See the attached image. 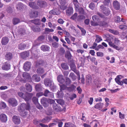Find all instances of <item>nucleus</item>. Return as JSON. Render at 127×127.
I'll return each mask as SVG.
<instances>
[{
	"instance_id": "obj_1",
	"label": "nucleus",
	"mask_w": 127,
	"mask_h": 127,
	"mask_svg": "<svg viewBox=\"0 0 127 127\" xmlns=\"http://www.w3.org/2000/svg\"><path fill=\"white\" fill-rule=\"evenodd\" d=\"M30 105L29 103L27 102L26 104L22 103L19 106L18 110L21 112V115L22 116H25L27 114V112L26 110H29L30 108Z\"/></svg>"
},
{
	"instance_id": "obj_2",
	"label": "nucleus",
	"mask_w": 127,
	"mask_h": 127,
	"mask_svg": "<svg viewBox=\"0 0 127 127\" xmlns=\"http://www.w3.org/2000/svg\"><path fill=\"white\" fill-rule=\"evenodd\" d=\"M18 95L21 98H23L26 101H29L31 100L32 97L33 95L32 93H26L24 94L22 92H18Z\"/></svg>"
},
{
	"instance_id": "obj_3",
	"label": "nucleus",
	"mask_w": 127,
	"mask_h": 127,
	"mask_svg": "<svg viewBox=\"0 0 127 127\" xmlns=\"http://www.w3.org/2000/svg\"><path fill=\"white\" fill-rule=\"evenodd\" d=\"M122 77V76L121 75L117 76L116 77L115 79V80L116 82L119 85L121 86L122 85L123 83L127 85V79L125 78L123 79L122 81L120 80Z\"/></svg>"
},
{
	"instance_id": "obj_4",
	"label": "nucleus",
	"mask_w": 127,
	"mask_h": 127,
	"mask_svg": "<svg viewBox=\"0 0 127 127\" xmlns=\"http://www.w3.org/2000/svg\"><path fill=\"white\" fill-rule=\"evenodd\" d=\"M9 103L13 107H15L18 105L17 101L16 99L13 98H9L8 100Z\"/></svg>"
},
{
	"instance_id": "obj_5",
	"label": "nucleus",
	"mask_w": 127,
	"mask_h": 127,
	"mask_svg": "<svg viewBox=\"0 0 127 127\" xmlns=\"http://www.w3.org/2000/svg\"><path fill=\"white\" fill-rule=\"evenodd\" d=\"M101 9L102 10L103 13L106 16L109 15L110 13L109 9L108 8H106L103 5L100 6Z\"/></svg>"
},
{
	"instance_id": "obj_6",
	"label": "nucleus",
	"mask_w": 127,
	"mask_h": 127,
	"mask_svg": "<svg viewBox=\"0 0 127 127\" xmlns=\"http://www.w3.org/2000/svg\"><path fill=\"white\" fill-rule=\"evenodd\" d=\"M10 65L9 62L7 61L4 63L2 66L3 69L7 70L10 69Z\"/></svg>"
},
{
	"instance_id": "obj_7",
	"label": "nucleus",
	"mask_w": 127,
	"mask_h": 127,
	"mask_svg": "<svg viewBox=\"0 0 127 127\" xmlns=\"http://www.w3.org/2000/svg\"><path fill=\"white\" fill-rule=\"evenodd\" d=\"M31 63L29 62H26L24 64L23 67V68L25 71H28L31 68Z\"/></svg>"
},
{
	"instance_id": "obj_8",
	"label": "nucleus",
	"mask_w": 127,
	"mask_h": 127,
	"mask_svg": "<svg viewBox=\"0 0 127 127\" xmlns=\"http://www.w3.org/2000/svg\"><path fill=\"white\" fill-rule=\"evenodd\" d=\"M43 95L45 96L53 98L54 97L53 93L50 92L48 90L46 89L43 94Z\"/></svg>"
},
{
	"instance_id": "obj_9",
	"label": "nucleus",
	"mask_w": 127,
	"mask_h": 127,
	"mask_svg": "<svg viewBox=\"0 0 127 127\" xmlns=\"http://www.w3.org/2000/svg\"><path fill=\"white\" fill-rule=\"evenodd\" d=\"M53 82L49 78L45 79L44 81V83L46 87H50L51 85H52Z\"/></svg>"
},
{
	"instance_id": "obj_10",
	"label": "nucleus",
	"mask_w": 127,
	"mask_h": 127,
	"mask_svg": "<svg viewBox=\"0 0 127 127\" xmlns=\"http://www.w3.org/2000/svg\"><path fill=\"white\" fill-rule=\"evenodd\" d=\"M41 103L44 107H47L48 105V99L45 97L42 98L41 100Z\"/></svg>"
},
{
	"instance_id": "obj_11",
	"label": "nucleus",
	"mask_w": 127,
	"mask_h": 127,
	"mask_svg": "<svg viewBox=\"0 0 127 127\" xmlns=\"http://www.w3.org/2000/svg\"><path fill=\"white\" fill-rule=\"evenodd\" d=\"M13 122L16 125H18L20 123V118L17 116H14L12 118Z\"/></svg>"
},
{
	"instance_id": "obj_12",
	"label": "nucleus",
	"mask_w": 127,
	"mask_h": 127,
	"mask_svg": "<svg viewBox=\"0 0 127 127\" xmlns=\"http://www.w3.org/2000/svg\"><path fill=\"white\" fill-rule=\"evenodd\" d=\"M60 2L61 5L60 7L61 9L63 10L65 9L67 7V6L65 5L66 0H60Z\"/></svg>"
},
{
	"instance_id": "obj_13",
	"label": "nucleus",
	"mask_w": 127,
	"mask_h": 127,
	"mask_svg": "<svg viewBox=\"0 0 127 127\" xmlns=\"http://www.w3.org/2000/svg\"><path fill=\"white\" fill-rule=\"evenodd\" d=\"M23 76L24 79L27 80L29 82L31 80V77L30 74L27 72H24L23 74Z\"/></svg>"
},
{
	"instance_id": "obj_14",
	"label": "nucleus",
	"mask_w": 127,
	"mask_h": 127,
	"mask_svg": "<svg viewBox=\"0 0 127 127\" xmlns=\"http://www.w3.org/2000/svg\"><path fill=\"white\" fill-rule=\"evenodd\" d=\"M0 120L2 122H6L7 121L6 115L4 114H1L0 115Z\"/></svg>"
},
{
	"instance_id": "obj_15",
	"label": "nucleus",
	"mask_w": 127,
	"mask_h": 127,
	"mask_svg": "<svg viewBox=\"0 0 127 127\" xmlns=\"http://www.w3.org/2000/svg\"><path fill=\"white\" fill-rule=\"evenodd\" d=\"M9 41V39L7 37H3L1 39V43L3 45H6L7 44Z\"/></svg>"
},
{
	"instance_id": "obj_16",
	"label": "nucleus",
	"mask_w": 127,
	"mask_h": 127,
	"mask_svg": "<svg viewBox=\"0 0 127 127\" xmlns=\"http://www.w3.org/2000/svg\"><path fill=\"white\" fill-rule=\"evenodd\" d=\"M113 6L114 8L116 10H119L120 8V3L117 0L113 1Z\"/></svg>"
},
{
	"instance_id": "obj_17",
	"label": "nucleus",
	"mask_w": 127,
	"mask_h": 127,
	"mask_svg": "<svg viewBox=\"0 0 127 127\" xmlns=\"http://www.w3.org/2000/svg\"><path fill=\"white\" fill-rule=\"evenodd\" d=\"M57 80L61 84H63L65 81V80L63 78V75H59L57 77Z\"/></svg>"
},
{
	"instance_id": "obj_18",
	"label": "nucleus",
	"mask_w": 127,
	"mask_h": 127,
	"mask_svg": "<svg viewBox=\"0 0 127 127\" xmlns=\"http://www.w3.org/2000/svg\"><path fill=\"white\" fill-rule=\"evenodd\" d=\"M32 79L36 82H38L40 80V78L39 76L37 74H34L32 77Z\"/></svg>"
},
{
	"instance_id": "obj_19",
	"label": "nucleus",
	"mask_w": 127,
	"mask_h": 127,
	"mask_svg": "<svg viewBox=\"0 0 127 127\" xmlns=\"http://www.w3.org/2000/svg\"><path fill=\"white\" fill-rule=\"evenodd\" d=\"M103 104L101 102H99L96 103L95 106V108L100 110L103 107Z\"/></svg>"
},
{
	"instance_id": "obj_20",
	"label": "nucleus",
	"mask_w": 127,
	"mask_h": 127,
	"mask_svg": "<svg viewBox=\"0 0 127 127\" xmlns=\"http://www.w3.org/2000/svg\"><path fill=\"white\" fill-rule=\"evenodd\" d=\"M53 107L54 109L57 112H58L61 109L59 105L56 103L53 104Z\"/></svg>"
},
{
	"instance_id": "obj_21",
	"label": "nucleus",
	"mask_w": 127,
	"mask_h": 127,
	"mask_svg": "<svg viewBox=\"0 0 127 127\" xmlns=\"http://www.w3.org/2000/svg\"><path fill=\"white\" fill-rule=\"evenodd\" d=\"M18 33L20 36L25 35L26 34V31L25 28H20L18 31Z\"/></svg>"
},
{
	"instance_id": "obj_22",
	"label": "nucleus",
	"mask_w": 127,
	"mask_h": 127,
	"mask_svg": "<svg viewBox=\"0 0 127 127\" xmlns=\"http://www.w3.org/2000/svg\"><path fill=\"white\" fill-rule=\"evenodd\" d=\"M51 118L50 117H46L42 120L41 122L43 123H46L49 122Z\"/></svg>"
},
{
	"instance_id": "obj_23",
	"label": "nucleus",
	"mask_w": 127,
	"mask_h": 127,
	"mask_svg": "<svg viewBox=\"0 0 127 127\" xmlns=\"http://www.w3.org/2000/svg\"><path fill=\"white\" fill-rule=\"evenodd\" d=\"M73 2L75 6V8L76 11L79 10L80 8L79 5V3L77 0H73Z\"/></svg>"
},
{
	"instance_id": "obj_24",
	"label": "nucleus",
	"mask_w": 127,
	"mask_h": 127,
	"mask_svg": "<svg viewBox=\"0 0 127 127\" xmlns=\"http://www.w3.org/2000/svg\"><path fill=\"white\" fill-rule=\"evenodd\" d=\"M53 122L58 123V126L59 127H62L63 123L61 120L58 119H56L53 120Z\"/></svg>"
},
{
	"instance_id": "obj_25",
	"label": "nucleus",
	"mask_w": 127,
	"mask_h": 127,
	"mask_svg": "<svg viewBox=\"0 0 127 127\" xmlns=\"http://www.w3.org/2000/svg\"><path fill=\"white\" fill-rule=\"evenodd\" d=\"M29 6L31 7L34 9H38L39 7L36 6L34 2H30L29 3Z\"/></svg>"
},
{
	"instance_id": "obj_26",
	"label": "nucleus",
	"mask_w": 127,
	"mask_h": 127,
	"mask_svg": "<svg viewBox=\"0 0 127 127\" xmlns=\"http://www.w3.org/2000/svg\"><path fill=\"white\" fill-rule=\"evenodd\" d=\"M46 4V3L44 1L39 0L37 1V5L41 7H43Z\"/></svg>"
},
{
	"instance_id": "obj_27",
	"label": "nucleus",
	"mask_w": 127,
	"mask_h": 127,
	"mask_svg": "<svg viewBox=\"0 0 127 127\" xmlns=\"http://www.w3.org/2000/svg\"><path fill=\"white\" fill-rule=\"evenodd\" d=\"M38 15V13L37 11H32L30 15L31 17L35 18L37 17Z\"/></svg>"
},
{
	"instance_id": "obj_28",
	"label": "nucleus",
	"mask_w": 127,
	"mask_h": 127,
	"mask_svg": "<svg viewBox=\"0 0 127 127\" xmlns=\"http://www.w3.org/2000/svg\"><path fill=\"white\" fill-rule=\"evenodd\" d=\"M76 86L73 84L71 85L70 86L67 87V90L69 92H72L74 91L76 88Z\"/></svg>"
},
{
	"instance_id": "obj_29",
	"label": "nucleus",
	"mask_w": 127,
	"mask_h": 127,
	"mask_svg": "<svg viewBox=\"0 0 127 127\" xmlns=\"http://www.w3.org/2000/svg\"><path fill=\"white\" fill-rule=\"evenodd\" d=\"M73 9L72 7H70L66 10V13L67 15H70L73 13Z\"/></svg>"
},
{
	"instance_id": "obj_30",
	"label": "nucleus",
	"mask_w": 127,
	"mask_h": 127,
	"mask_svg": "<svg viewBox=\"0 0 127 127\" xmlns=\"http://www.w3.org/2000/svg\"><path fill=\"white\" fill-rule=\"evenodd\" d=\"M68 63L69 64L70 67L72 70L76 68V66L73 61L71 60L69 61Z\"/></svg>"
},
{
	"instance_id": "obj_31",
	"label": "nucleus",
	"mask_w": 127,
	"mask_h": 127,
	"mask_svg": "<svg viewBox=\"0 0 127 127\" xmlns=\"http://www.w3.org/2000/svg\"><path fill=\"white\" fill-rule=\"evenodd\" d=\"M26 45L23 43H21L18 45V48L20 50H23L26 47Z\"/></svg>"
},
{
	"instance_id": "obj_32",
	"label": "nucleus",
	"mask_w": 127,
	"mask_h": 127,
	"mask_svg": "<svg viewBox=\"0 0 127 127\" xmlns=\"http://www.w3.org/2000/svg\"><path fill=\"white\" fill-rule=\"evenodd\" d=\"M86 18L83 15H80L77 16V21L79 22L82 21Z\"/></svg>"
},
{
	"instance_id": "obj_33",
	"label": "nucleus",
	"mask_w": 127,
	"mask_h": 127,
	"mask_svg": "<svg viewBox=\"0 0 127 127\" xmlns=\"http://www.w3.org/2000/svg\"><path fill=\"white\" fill-rule=\"evenodd\" d=\"M26 89L28 92H31L32 90V86L28 83H26Z\"/></svg>"
},
{
	"instance_id": "obj_34",
	"label": "nucleus",
	"mask_w": 127,
	"mask_h": 127,
	"mask_svg": "<svg viewBox=\"0 0 127 127\" xmlns=\"http://www.w3.org/2000/svg\"><path fill=\"white\" fill-rule=\"evenodd\" d=\"M35 88L37 92L40 91L42 90V88L40 84H37L35 86Z\"/></svg>"
},
{
	"instance_id": "obj_35",
	"label": "nucleus",
	"mask_w": 127,
	"mask_h": 127,
	"mask_svg": "<svg viewBox=\"0 0 127 127\" xmlns=\"http://www.w3.org/2000/svg\"><path fill=\"white\" fill-rule=\"evenodd\" d=\"M41 50L44 51H48L49 49V47L45 45H43L41 47Z\"/></svg>"
},
{
	"instance_id": "obj_36",
	"label": "nucleus",
	"mask_w": 127,
	"mask_h": 127,
	"mask_svg": "<svg viewBox=\"0 0 127 127\" xmlns=\"http://www.w3.org/2000/svg\"><path fill=\"white\" fill-rule=\"evenodd\" d=\"M109 45L111 47H112L117 50H119L120 48L119 47L115 45L112 42H109Z\"/></svg>"
},
{
	"instance_id": "obj_37",
	"label": "nucleus",
	"mask_w": 127,
	"mask_h": 127,
	"mask_svg": "<svg viewBox=\"0 0 127 127\" xmlns=\"http://www.w3.org/2000/svg\"><path fill=\"white\" fill-rule=\"evenodd\" d=\"M36 72L38 74L41 75L44 73V70L43 68H39L37 69Z\"/></svg>"
},
{
	"instance_id": "obj_38",
	"label": "nucleus",
	"mask_w": 127,
	"mask_h": 127,
	"mask_svg": "<svg viewBox=\"0 0 127 127\" xmlns=\"http://www.w3.org/2000/svg\"><path fill=\"white\" fill-rule=\"evenodd\" d=\"M64 127H76V126L70 123H65Z\"/></svg>"
},
{
	"instance_id": "obj_39",
	"label": "nucleus",
	"mask_w": 127,
	"mask_h": 127,
	"mask_svg": "<svg viewBox=\"0 0 127 127\" xmlns=\"http://www.w3.org/2000/svg\"><path fill=\"white\" fill-rule=\"evenodd\" d=\"M33 31L34 32H38L41 31V29L37 26H34L32 27Z\"/></svg>"
},
{
	"instance_id": "obj_40",
	"label": "nucleus",
	"mask_w": 127,
	"mask_h": 127,
	"mask_svg": "<svg viewBox=\"0 0 127 127\" xmlns=\"http://www.w3.org/2000/svg\"><path fill=\"white\" fill-rule=\"evenodd\" d=\"M12 21L13 24L16 25L20 22V20L18 18H15L13 19Z\"/></svg>"
},
{
	"instance_id": "obj_41",
	"label": "nucleus",
	"mask_w": 127,
	"mask_h": 127,
	"mask_svg": "<svg viewBox=\"0 0 127 127\" xmlns=\"http://www.w3.org/2000/svg\"><path fill=\"white\" fill-rule=\"evenodd\" d=\"M62 68L64 69L67 70L68 69L69 67L65 63H62L61 65Z\"/></svg>"
},
{
	"instance_id": "obj_42",
	"label": "nucleus",
	"mask_w": 127,
	"mask_h": 127,
	"mask_svg": "<svg viewBox=\"0 0 127 127\" xmlns=\"http://www.w3.org/2000/svg\"><path fill=\"white\" fill-rule=\"evenodd\" d=\"M60 88V91H62L63 90H65L67 89V87L64 84H59Z\"/></svg>"
},
{
	"instance_id": "obj_43",
	"label": "nucleus",
	"mask_w": 127,
	"mask_h": 127,
	"mask_svg": "<svg viewBox=\"0 0 127 127\" xmlns=\"http://www.w3.org/2000/svg\"><path fill=\"white\" fill-rule=\"evenodd\" d=\"M109 31L113 34L116 35H118L119 34V32L117 31L114 30L110 29L109 30Z\"/></svg>"
},
{
	"instance_id": "obj_44",
	"label": "nucleus",
	"mask_w": 127,
	"mask_h": 127,
	"mask_svg": "<svg viewBox=\"0 0 127 127\" xmlns=\"http://www.w3.org/2000/svg\"><path fill=\"white\" fill-rule=\"evenodd\" d=\"M96 38L95 41L97 43H98L102 40L101 36L98 35H96Z\"/></svg>"
},
{
	"instance_id": "obj_45",
	"label": "nucleus",
	"mask_w": 127,
	"mask_h": 127,
	"mask_svg": "<svg viewBox=\"0 0 127 127\" xmlns=\"http://www.w3.org/2000/svg\"><path fill=\"white\" fill-rule=\"evenodd\" d=\"M71 81L67 77H66L65 79V80L63 83H64L66 85H68L70 83Z\"/></svg>"
},
{
	"instance_id": "obj_46",
	"label": "nucleus",
	"mask_w": 127,
	"mask_h": 127,
	"mask_svg": "<svg viewBox=\"0 0 127 127\" xmlns=\"http://www.w3.org/2000/svg\"><path fill=\"white\" fill-rule=\"evenodd\" d=\"M69 76L71 79H72L73 81L75 80L76 79V77L73 73H71L69 74Z\"/></svg>"
},
{
	"instance_id": "obj_47",
	"label": "nucleus",
	"mask_w": 127,
	"mask_h": 127,
	"mask_svg": "<svg viewBox=\"0 0 127 127\" xmlns=\"http://www.w3.org/2000/svg\"><path fill=\"white\" fill-rule=\"evenodd\" d=\"M29 51H25L20 54V56H29Z\"/></svg>"
},
{
	"instance_id": "obj_48",
	"label": "nucleus",
	"mask_w": 127,
	"mask_h": 127,
	"mask_svg": "<svg viewBox=\"0 0 127 127\" xmlns=\"http://www.w3.org/2000/svg\"><path fill=\"white\" fill-rule=\"evenodd\" d=\"M32 100L33 102L35 104L38 103V98L35 96L33 97Z\"/></svg>"
},
{
	"instance_id": "obj_49",
	"label": "nucleus",
	"mask_w": 127,
	"mask_h": 127,
	"mask_svg": "<svg viewBox=\"0 0 127 127\" xmlns=\"http://www.w3.org/2000/svg\"><path fill=\"white\" fill-rule=\"evenodd\" d=\"M77 13H75L70 18L71 19L73 20H75L77 19Z\"/></svg>"
},
{
	"instance_id": "obj_50",
	"label": "nucleus",
	"mask_w": 127,
	"mask_h": 127,
	"mask_svg": "<svg viewBox=\"0 0 127 127\" xmlns=\"http://www.w3.org/2000/svg\"><path fill=\"white\" fill-rule=\"evenodd\" d=\"M76 11H78L79 13L80 14H84V11L83 9L82 8L80 7L79 8V10Z\"/></svg>"
},
{
	"instance_id": "obj_51",
	"label": "nucleus",
	"mask_w": 127,
	"mask_h": 127,
	"mask_svg": "<svg viewBox=\"0 0 127 127\" xmlns=\"http://www.w3.org/2000/svg\"><path fill=\"white\" fill-rule=\"evenodd\" d=\"M81 57L79 58L80 60L81 61L82 63H83L85 62L86 57L85 56H81Z\"/></svg>"
},
{
	"instance_id": "obj_52",
	"label": "nucleus",
	"mask_w": 127,
	"mask_h": 127,
	"mask_svg": "<svg viewBox=\"0 0 127 127\" xmlns=\"http://www.w3.org/2000/svg\"><path fill=\"white\" fill-rule=\"evenodd\" d=\"M121 18L119 16H116L115 18V21L117 23L120 22L121 21Z\"/></svg>"
},
{
	"instance_id": "obj_53",
	"label": "nucleus",
	"mask_w": 127,
	"mask_h": 127,
	"mask_svg": "<svg viewBox=\"0 0 127 127\" xmlns=\"http://www.w3.org/2000/svg\"><path fill=\"white\" fill-rule=\"evenodd\" d=\"M54 30L52 29H49L48 28H46L45 29V31L47 33H48L50 32H54Z\"/></svg>"
},
{
	"instance_id": "obj_54",
	"label": "nucleus",
	"mask_w": 127,
	"mask_h": 127,
	"mask_svg": "<svg viewBox=\"0 0 127 127\" xmlns=\"http://www.w3.org/2000/svg\"><path fill=\"white\" fill-rule=\"evenodd\" d=\"M77 97V95L76 94H72L71 96L69 97V98L71 100H73L74 98H75Z\"/></svg>"
},
{
	"instance_id": "obj_55",
	"label": "nucleus",
	"mask_w": 127,
	"mask_h": 127,
	"mask_svg": "<svg viewBox=\"0 0 127 127\" xmlns=\"http://www.w3.org/2000/svg\"><path fill=\"white\" fill-rule=\"evenodd\" d=\"M95 100L96 102H101L102 101V98L100 97H95Z\"/></svg>"
},
{
	"instance_id": "obj_56",
	"label": "nucleus",
	"mask_w": 127,
	"mask_h": 127,
	"mask_svg": "<svg viewBox=\"0 0 127 127\" xmlns=\"http://www.w3.org/2000/svg\"><path fill=\"white\" fill-rule=\"evenodd\" d=\"M119 28L122 30H124L127 28V26L125 25H121L119 26Z\"/></svg>"
},
{
	"instance_id": "obj_57",
	"label": "nucleus",
	"mask_w": 127,
	"mask_h": 127,
	"mask_svg": "<svg viewBox=\"0 0 127 127\" xmlns=\"http://www.w3.org/2000/svg\"><path fill=\"white\" fill-rule=\"evenodd\" d=\"M57 101L59 104L61 105H63L64 104V101L62 99L58 100Z\"/></svg>"
},
{
	"instance_id": "obj_58",
	"label": "nucleus",
	"mask_w": 127,
	"mask_h": 127,
	"mask_svg": "<svg viewBox=\"0 0 127 127\" xmlns=\"http://www.w3.org/2000/svg\"><path fill=\"white\" fill-rule=\"evenodd\" d=\"M92 18L94 21H97L98 19V17L96 15H94L92 17Z\"/></svg>"
},
{
	"instance_id": "obj_59",
	"label": "nucleus",
	"mask_w": 127,
	"mask_h": 127,
	"mask_svg": "<svg viewBox=\"0 0 127 127\" xmlns=\"http://www.w3.org/2000/svg\"><path fill=\"white\" fill-rule=\"evenodd\" d=\"M0 105L2 106V108L3 109L5 108L6 107V104L4 102H1Z\"/></svg>"
},
{
	"instance_id": "obj_60",
	"label": "nucleus",
	"mask_w": 127,
	"mask_h": 127,
	"mask_svg": "<svg viewBox=\"0 0 127 127\" xmlns=\"http://www.w3.org/2000/svg\"><path fill=\"white\" fill-rule=\"evenodd\" d=\"M55 102L54 100L50 99H48V104L49 103L50 104H52L54 103Z\"/></svg>"
},
{
	"instance_id": "obj_61",
	"label": "nucleus",
	"mask_w": 127,
	"mask_h": 127,
	"mask_svg": "<svg viewBox=\"0 0 127 127\" xmlns=\"http://www.w3.org/2000/svg\"><path fill=\"white\" fill-rule=\"evenodd\" d=\"M49 26L51 28L55 29V26L54 25H53L50 22H49L48 23Z\"/></svg>"
},
{
	"instance_id": "obj_62",
	"label": "nucleus",
	"mask_w": 127,
	"mask_h": 127,
	"mask_svg": "<svg viewBox=\"0 0 127 127\" xmlns=\"http://www.w3.org/2000/svg\"><path fill=\"white\" fill-rule=\"evenodd\" d=\"M91 25L93 26H96L98 25V24L97 22H94L93 21H91Z\"/></svg>"
},
{
	"instance_id": "obj_63",
	"label": "nucleus",
	"mask_w": 127,
	"mask_h": 127,
	"mask_svg": "<svg viewBox=\"0 0 127 127\" xmlns=\"http://www.w3.org/2000/svg\"><path fill=\"white\" fill-rule=\"evenodd\" d=\"M101 25L103 27H106L108 26V24L106 22L103 21L101 24Z\"/></svg>"
},
{
	"instance_id": "obj_64",
	"label": "nucleus",
	"mask_w": 127,
	"mask_h": 127,
	"mask_svg": "<svg viewBox=\"0 0 127 127\" xmlns=\"http://www.w3.org/2000/svg\"><path fill=\"white\" fill-rule=\"evenodd\" d=\"M95 7V5L93 3H91L89 5V8L92 10Z\"/></svg>"
}]
</instances>
